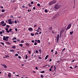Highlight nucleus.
I'll list each match as a JSON object with an SVG mask.
<instances>
[{
    "instance_id": "f257e3e1",
    "label": "nucleus",
    "mask_w": 78,
    "mask_h": 78,
    "mask_svg": "<svg viewBox=\"0 0 78 78\" xmlns=\"http://www.w3.org/2000/svg\"><path fill=\"white\" fill-rule=\"evenodd\" d=\"M59 16V12H57L55 15L53 17L52 19H54L55 18H56L58 16Z\"/></svg>"
},
{
    "instance_id": "f03ea898",
    "label": "nucleus",
    "mask_w": 78,
    "mask_h": 78,
    "mask_svg": "<svg viewBox=\"0 0 78 78\" xmlns=\"http://www.w3.org/2000/svg\"><path fill=\"white\" fill-rule=\"evenodd\" d=\"M60 7H61V5L57 4L55 6L54 8L56 9H58L60 8Z\"/></svg>"
},
{
    "instance_id": "7ed1b4c3",
    "label": "nucleus",
    "mask_w": 78,
    "mask_h": 78,
    "mask_svg": "<svg viewBox=\"0 0 78 78\" xmlns=\"http://www.w3.org/2000/svg\"><path fill=\"white\" fill-rule=\"evenodd\" d=\"M55 3H56V1L54 0L53 1H51L50 2H49V5H53V4H54Z\"/></svg>"
},
{
    "instance_id": "20e7f679",
    "label": "nucleus",
    "mask_w": 78,
    "mask_h": 78,
    "mask_svg": "<svg viewBox=\"0 0 78 78\" xmlns=\"http://www.w3.org/2000/svg\"><path fill=\"white\" fill-rule=\"evenodd\" d=\"M71 27H72V25L70 24H69L68 25V26L67 27V28L66 29V30H69L70 28H71Z\"/></svg>"
},
{
    "instance_id": "39448f33",
    "label": "nucleus",
    "mask_w": 78,
    "mask_h": 78,
    "mask_svg": "<svg viewBox=\"0 0 78 78\" xmlns=\"http://www.w3.org/2000/svg\"><path fill=\"white\" fill-rule=\"evenodd\" d=\"M64 30H62L60 31V35H59V37L60 38H61L62 37V33H63V32H64Z\"/></svg>"
},
{
    "instance_id": "423d86ee",
    "label": "nucleus",
    "mask_w": 78,
    "mask_h": 78,
    "mask_svg": "<svg viewBox=\"0 0 78 78\" xmlns=\"http://www.w3.org/2000/svg\"><path fill=\"white\" fill-rule=\"evenodd\" d=\"M28 30L29 31H33V29L31 27L29 28L28 29Z\"/></svg>"
},
{
    "instance_id": "0eeeda50",
    "label": "nucleus",
    "mask_w": 78,
    "mask_h": 78,
    "mask_svg": "<svg viewBox=\"0 0 78 78\" xmlns=\"http://www.w3.org/2000/svg\"><path fill=\"white\" fill-rule=\"evenodd\" d=\"M59 35L58 34L57 35V41L58 42L59 41Z\"/></svg>"
},
{
    "instance_id": "6e6552de",
    "label": "nucleus",
    "mask_w": 78,
    "mask_h": 78,
    "mask_svg": "<svg viewBox=\"0 0 78 78\" xmlns=\"http://www.w3.org/2000/svg\"><path fill=\"white\" fill-rule=\"evenodd\" d=\"M1 65L4 67H5V69H6V68H7V66L5 65V64H1Z\"/></svg>"
},
{
    "instance_id": "1a4fd4ad",
    "label": "nucleus",
    "mask_w": 78,
    "mask_h": 78,
    "mask_svg": "<svg viewBox=\"0 0 78 78\" xmlns=\"http://www.w3.org/2000/svg\"><path fill=\"white\" fill-rule=\"evenodd\" d=\"M9 37H5V38L6 39V41H8V39H9Z\"/></svg>"
},
{
    "instance_id": "9d476101",
    "label": "nucleus",
    "mask_w": 78,
    "mask_h": 78,
    "mask_svg": "<svg viewBox=\"0 0 78 78\" xmlns=\"http://www.w3.org/2000/svg\"><path fill=\"white\" fill-rule=\"evenodd\" d=\"M8 76L9 77V78H11V74L10 73H9L8 74Z\"/></svg>"
},
{
    "instance_id": "9b49d317",
    "label": "nucleus",
    "mask_w": 78,
    "mask_h": 78,
    "mask_svg": "<svg viewBox=\"0 0 78 78\" xmlns=\"http://www.w3.org/2000/svg\"><path fill=\"white\" fill-rule=\"evenodd\" d=\"M5 43L7 44H8V45H11V43L8 42H6Z\"/></svg>"
},
{
    "instance_id": "f8f14e48",
    "label": "nucleus",
    "mask_w": 78,
    "mask_h": 78,
    "mask_svg": "<svg viewBox=\"0 0 78 78\" xmlns=\"http://www.w3.org/2000/svg\"><path fill=\"white\" fill-rule=\"evenodd\" d=\"M3 40L4 41H6V39L5 36H3Z\"/></svg>"
},
{
    "instance_id": "ddd939ff",
    "label": "nucleus",
    "mask_w": 78,
    "mask_h": 78,
    "mask_svg": "<svg viewBox=\"0 0 78 78\" xmlns=\"http://www.w3.org/2000/svg\"><path fill=\"white\" fill-rule=\"evenodd\" d=\"M3 24L2 25V26H3V27H5V26H6V23H4V24Z\"/></svg>"
},
{
    "instance_id": "4468645a",
    "label": "nucleus",
    "mask_w": 78,
    "mask_h": 78,
    "mask_svg": "<svg viewBox=\"0 0 78 78\" xmlns=\"http://www.w3.org/2000/svg\"><path fill=\"white\" fill-rule=\"evenodd\" d=\"M52 29L53 28H52V27H51L48 28V30H52Z\"/></svg>"
},
{
    "instance_id": "2eb2a0df",
    "label": "nucleus",
    "mask_w": 78,
    "mask_h": 78,
    "mask_svg": "<svg viewBox=\"0 0 78 78\" xmlns=\"http://www.w3.org/2000/svg\"><path fill=\"white\" fill-rule=\"evenodd\" d=\"M9 24H10V25H11V24H12V21H9Z\"/></svg>"
},
{
    "instance_id": "dca6fc26",
    "label": "nucleus",
    "mask_w": 78,
    "mask_h": 78,
    "mask_svg": "<svg viewBox=\"0 0 78 78\" xmlns=\"http://www.w3.org/2000/svg\"><path fill=\"white\" fill-rule=\"evenodd\" d=\"M4 23H5V22H4V21H3L1 22V23L2 25H3V24H4Z\"/></svg>"
},
{
    "instance_id": "f3484780",
    "label": "nucleus",
    "mask_w": 78,
    "mask_h": 78,
    "mask_svg": "<svg viewBox=\"0 0 78 78\" xmlns=\"http://www.w3.org/2000/svg\"><path fill=\"white\" fill-rule=\"evenodd\" d=\"M10 51L11 52H14V51H15L13 49H12V50H10Z\"/></svg>"
},
{
    "instance_id": "a211bd4d",
    "label": "nucleus",
    "mask_w": 78,
    "mask_h": 78,
    "mask_svg": "<svg viewBox=\"0 0 78 78\" xmlns=\"http://www.w3.org/2000/svg\"><path fill=\"white\" fill-rule=\"evenodd\" d=\"M48 55H46L45 58V59H47V58H48Z\"/></svg>"
},
{
    "instance_id": "6ab92c4d",
    "label": "nucleus",
    "mask_w": 78,
    "mask_h": 78,
    "mask_svg": "<svg viewBox=\"0 0 78 78\" xmlns=\"http://www.w3.org/2000/svg\"><path fill=\"white\" fill-rule=\"evenodd\" d=\"M2 31L3 33H5V30H2Z\"/></svg>"
},
{
    "instance_id": "aec40b11",
    "label": "nucleus",
    "mask_w": 78,
    "mask_h": 78,
    "mask_svg": "<svg viewBox=\"0 0 78 78\" xmlns=\"http://www.w3.org/2000/svg\"><path fill=\"white\" fill-rule=\"evenodd\" d=\"M12 48L15 49L16 48V46H12Z\"/></svg>"
},
{
    "instance_id": "412c9836",
    "label": "nucleus",
    "mask_w": 78,
    "mask_h": 78,
    "mask_svg": "<svg viewBox=\"0 0 78 78\" xmlns=\"http://www.w3.org/2000/svg\"><path fill=\"white\" fill-rule=\"evenodd\" d=\"M73 31H72V32H70V35H72V34H73Z\"/></svg>"
},
{
    "instance_id": "4be33fe9",
    "label": "nucleus",
    "mask_w": 78,
    "mask_h": 78,
    "mask_svg": "<svg viewBox=\"0 0 78 78\" xmlns=\"http://www.w3.org/2000/svg\"><path fill=\"white\" fill-rule=\"evenodd\" d=\"M41 73H45V71H42L41 72Z\"/></svg>"
},
{
    "instance_id": "5701e85b",
    "label": "nucleus",
    "mask_w": 78,
    "mask_h": 78,
    "mask_svg": "<svg viewBox=\"0 0 78 78\" xmlns=\"http://www.w3.org/2000/svg\"><path fill=\"white\" fill-rule=\"evenodd\" d=\"M28 5H29V6H30V7H31V6H32V5H30V4H29Z\"/></svg>"
},
{
    "instance_id": "b1692460",
    "label": "nucleus",
    "mask_w": 78,
    "mask_h": 78,
    "mask_svg": "<svg viewBox=\"0 0 78 78\" xmlns=\"http://www.w3.org/2000/svg\"><path fill=\"white\" fill-rule=\"evenodd\" d=\"M37 42H38V43H40V42H41V41H40V40H38L37 41Z\"/></svg>"
},
{
    "instance_id": "393cba45",
    "label": "nucleus",
    "mask_w": 78,
    "mask_h": 78,
    "mask_svg": "<svg viewBox=\"0 0 78 78\" xmlns=\"http://www.w3.org/2000/svg\"><path fill=\"white\" fill-rule=\"evenodd\" d=\"M44 11H45V12H46V13L48 12V10L47 9L45 10Z\"/></svg>"
},
{
    "instance_id": "a878e982",
    "label": "nucleus",
    "mask_w": 78,
    "mask_h": 78,
    "mask_svg": "<svg viewBox=\"0 0 78 78\" xmlns=\"http://www.w3.org/2000/svg\"><path fill=\"white\" fill-rule=\"evenodd\" d=\"M16 39H17V38L16 37H13V38L12 40H16Z\"/></svg>"
},
{
    "instance_id": "bb28decb",
    "label": "nucleus",
    "mask_w": 78,
    "mask_h": 78,
    "mask_svg": "<svg viewBox=\"0 0 78 78\" xmlns=\"http://www.w3.org/2000/svg\"><path fill=\"white\" fill-rule=\"evenodd\" d=\"M19 46H21V47H23V45H22V44H20Z\"/></svg>"
},
{
    "instance_id": "cd10ccee",
    "label": "nucleus",
    "mask_w": 78,
    "mask_h": 78,
    "mask_svg": "<svg viewBox=\"0 0 78 78\" xmlns=\"http://www.w3.org/2000/svg\"><path fill=\"white\" fill-rule=\"evenodd\" d=\"M37 34H39V33H37V32H36V33H35V36H36Z\"/></svg>"
},
{
    "instance_id": "c85d7f7f",
    "label": "nucleus",
    "mask_w": 78,
    "mask_h": 78,
    "mask_svg": "<svg viewBox=\"0 0 78 78\" xmlns=\"http://www.w3.org/2000/svg\"><path fill=\"white\" fill-rule=\"evenodd\" d=\"M15 56H19V54H15Z\"/></svg>"
},
{
    "instance_id": "c756f323",
    "label": "nucleus",
    "mask_w": 78,
    "mask_h": 78,
    "mask_svg": "<svg viewBox=\"0 0 78 78\" xmlns=\"http://www.w3.org/2000/svg\"><path fill=\"white\" fill-rule=\"evenodd\" d=\"M1 44H2V45H5V44H4V43L1 42Z\"/></svg>"
},
{
    "instance_id": "7c9ffc66",
    "label": "nucleus",
    "mask_w": 78,
    "mask_h": 78,
    "mask_svg": "<svg viewBox=\"0 0 78 78\" xmlns=\"http://www.w3.org/2000/svg\"><path fill=\"white\" fill-rule=\"evenodd\" d=\"M31 36H34V34L33 33H31Z\"/></svg>"
},
{
    "instance_id": "2f4dec72",
    "label": "nucleus",
    "mask_w": 78,
    "mask_h": 78,
    "mask_svg": "<svg viewBox=\"0 0 78 78\" xmlns=\"http://www.w3.org/2000/svg\"><path fill=\"white\" fill-rule=\"evenodd\" d=\"M27 58H28V56L27 55H26V59H27Z\"/></svg>"
},
{
    "instance_id": "473e14b6",
    "label": "nucleus",
    "mask_w": 78,
    "mask_h": 78,
    "mask_svg": "<svg viewBox=\"0 0 78 78\" xmlns=\"http://www.w3.org/2000/svg\"><path fill=\"white\" fill-rule=\"evenodd\" d=\"M6 27H7V28H9V25H7Z\"/></svg>"
},
{
    "instance_id": "72a5a7b5",
    "label": "nucleus",
    "mask_w": 78,
    "mask_h": 78,
    "mask_svg": "<svg viewBox=\"0 0 78 78\" xmlns=\"http://www.w3.org/2000/svg\"><path fill=\"white\" fill-rule=\"evenodd\" d=\"M29 54H30L31 53V51L30 50L29 51H28Z\"/></svg>"
},
{
    "instance_id": "f704fd0d",
    "label": "nucleus",
    "mask_w": 78,
    "mask_h": 78,
    "mask_svg": "<svg viewBox=\"0 0 78 78\" xmlns=\"http://www.w3.org/2000/svg\"><path fill=\"white\" fill-rule=\"evenodd\" d=\"M25 8V6L24 5H23L22 6V8Z\"/></svg>"
},
{
    "instance_id": "c9c22d12",
    "label": "nucleus",
    "mask_w": 78,
    "mask_h": 78,
    "mask_svg": "<svg viewBox=\"0 0 78 78\" xmlns=\"http://www.w3.org/2000/svg\"><path fill=\"white\" fill-rule=\"evenodd\" d=\"M26 45L28 47H29V44L28 43H26Z\"/></svg>"
},
{
    "instance_id": "e433bc0d",
    "label": "nucleus",
    "mask_w": 78,
    "mask_h": 78,
    "mask_svg": "<svg viewBox=\"0 0 78 78\" xmlns=\"http://www.w3.org/2000/svg\"><path fill=\"white\" fill-rule=\"evenodd\" d=\"M57 54H58V52H57V51H56L55 53V55H57Z\"/></svg>"
},
{
    "instance_id": "4c0bfd02",
    "label": "nucleus",
    "mask_w": 78,
    "mask_h": 78,
    "mask_svg": "<svg viewBox=\"0 0 78 78\" xmlns=\"http://www.w3.org/2000/svg\"><path fill=\"white\" fill-rule=\"evenodd\" d=\"M52 70V68H50L49 69V71H50V72H51V70Z\"/></svg>"
},
{
    "instance_id": "58836bf2",
    "label": "nucleus",
    "mask_w": 78,
    "mask_h": 78,
    "mask_svg": "<svg viewBox=\"0 0 78 78\" xmlns=\"http://www.w3.org/2000/svg\"><path fill=\"white\" fill-rule=\"evenodd\" d=\"M42 51V50L41 49H40L39 50V51L40 52V53H41V51Z\"/></svg>"
},
{
    "instance_id": "ea45409f",
    "label": "nucleus",
    "mask_w": 78,
    "mask_h": 78,
    "mask_svg": "<svg viewBox=\"0 0 78 78\" xmlns=\"http://www.w3.org/2000/svg\"><path fill=\"white\" fill-rule=\"evenodd\" d=\"M5 11L4 10H2V12H4Z\"/></svg>"
},
{
    "instance_id": "a19ab883",
    "label": "nucleus",
    "mask_w": 78,
    "mask_h": 78,
    "mask_svg": "<svg viewBox=\"0 0 78 78\" xmlns=\"http://www.w3.org/2000/svg\"><path fill=\"white\" fill-rule=\"evenodd\" d=\"M10 18H13V16L11 15L10 16Z\"/></svg>"
},
{
    "instance_id": "79ce46f5",
    "label": "nucleus",
    "mask_w": 78,
    "mask_h": 78,
    "mask_svg": "<svg viewBox=\"0 0 78 78\" xmlns=\"http://www.w3.org/2000/svg\"><path fill=\"white\" fill-rule=\"evenodd\" d=\"M11 19H9V20H8V21L9 22H11Z\"/></svg>"
},
{
    "instance_id": "37998d69",
    "label": "nucleus",
    "mask_w": 78,
    "mask_h": 78,
    "mask_svg": "<svg viewBox=\"0 0 78 78\" xmlns=\"http://www.w3.org/2000/svg\"><path fill=\"white\" fill-rule=\"evenodd\" d=\"M5 56L6 57V58H7L8 57H9V56L8 55H5Z\"/></svg>"
},
{
    "instance_id": "c03bdc74",
    "label": "nucleus",
    "mask_w": 78,
    "mask_h": 78,
    "mask_svg": "<svg viewBox=\"0 0 78 78\" xmlns=\"http://www.w3.org/2000/svg\"><path fill=\"white\" fill-rule=\"evenodd\" d=\"M14 23H17V21L15 20L14 21Z\"/></svg>"
},
{
    "instance_id": "a18cd8bd",
    "label": "nucleus",
    "mask_w": 78,
    "mask_h": 78,
    "mask_svg": "<svg viewBox=\"0 0 78 78\" xmlns=\"http://www.w3.org/2000/svg\"><path fill=\"white\" fill-rule=\"evenodd\" d=\"M35 52L36 53H38V51L37 50L35 51Z\"/></svg>"
},
{
    "instance_id": "49530a36",
    "label": "nucleus",
    "mask_w": 78,
    "mask_h": 78,
    "mask_svg": "<svg viewBox=\"0 0 78 78\" xmlns=\"http://www.w3.org/2000/svg\"><path fill=\"white\" fill-rule=\"evenodd\" d=\"M0 34H3V32H2V31H1L0 32Z\"/></svg>"
},
{
    "instance_id": "de8ad7c7",
    "label": "nucleus",
    "mask_w": 78,
    "mask_h": 78,
    "mask_svg": "<svg viewBox=\"0 0 78 78\" xmlns=\"http://www.w3.org/2000/svg\"><path fill=\"white\" fill-rule=\"evenodd\" d=\"M18 58L20 59H21V58H22V57H20V56H18Z\"/></svg>"
},
{
    "instance_id": "09e8293b",
    "label": "nucleus",
    "mask_w": 78,
    "mask_h": 78,
    "mask_svg": "<svg viewBox=\"0 0 78 78\" xmlns=\"http://www.w3.org/2000/svg\"><path fill=\"white\" fill-rule=\"evenodd\" d=\"M5 30H6V31H8V28H6L5 29Z\"/></svg>"
},
{
    "instance_id": "8fccbe9b",
    "label": "nucleus",
    "mask_w": 78,
    "mask_h": 78,
    "mask_svg": "<svg viewBox=\"0 0 78 78\" xmlns=\"http://www.w3.org/2000/svg\"><path fill=\"white\" fill-rule=\"evenodd\" d=\"M13 42H14L15 43H16V42H17V41H16L14 40L13 41Z\"/></svg>"
},
{
    "instance_id": "3c124183",
    "label": "nucleus",
    "mask_w": 78,
    "mask_h": 78,
    "mask_svg": "<svg viewBox=\"0 0 78 78\" xmlns=\"http://www.w3.org/2000/svg\"><path fill=\"white\" fill-rule=\"evenodd\" d=\"M17 41H18V42H20V40L19 39H17Z\"/></svg>"
},
{
    "instance_id": "603ef678",
    "label": "nucleus",
    "mask_w": 78,
    "mask_h": 78,
    "mask_svg": "<svg viewBox=\"0 0 78 78\" xmlns=\"http://www.w3.org/2000/svg\"><path fill=\"white\" fill-rule=\"evenodd\" d=\"M41 78H44V77H43V75H41Z\"/></svg>"
},
{
    "instance_id": "864d4df0",
    "label": "nucleus",
    "mask_w": 78,
    "mask_h": 78,
    "mask_svg": "<svg viewBox=\"0 0 78 78\" xmlns=\"http://www.w3.org/2000/svg\"><path fill=\"white\" fill-rule=\"evenodd\" d=\"M15 30H16V31H17V30H18L16 28L15 29Z\"/></svg>"
},
{
    "instance_id": "5fc2aeb1",
    "label": "nucleus",
    "mask_w": 78,
    "mask_h": 78,
    "mask_svg": "<svg viewBox=\"0 0 78 78\" xmlns=\"http://www.w3.org/2000/svg\"><path fill=\"white\" fill-rule=\"evenodd\" d=\"M37 6H40V4H37Z\"/></svg>"
},
{
    "instance_id": "6e6d98bb",
    "label": "nucleus",
    "mask_w": 78,
    "mask_h": 78,
    "mask_svg": "<svg viewBox=\"0 0 78 78\" xmlns=\"http://www.w3.org/2000/svg\"><path fill=\"white\" fill-rule=\"evenodd\" d=\"M34 45H37V43L35 42V43H34Z\"/></svg>"
},
{
    "instance_id": "4d7b16f0",
    "label": "nucleus",
    "mask_w": 78,
    "mask_h": 78,
    "mask_svg": "<svg viewBox=\"0 0 78 78\" xmlns=\"http://www.w3.org/2000/svg\"><path fill=\"white\" fill-rule=\"evenodd\" d=\"M6 31L7 33H9V30H8Z\"/></svg>"
},
{
    "instance_id": "13d9d810",
    "label": "nucleus",
    "mask_w": 78,
    "mask_h": 78,
    "mask_svg": "<svg viewBox=\"0 0 78 78\" xmlns=\"http://www.w3.org/2000/svg\"><path fill=\"white\" fill-rule=\"evenodd\" d=\"M23 40L21 41V43H23Z\"/></svg>"
},
{
    "instance_id": "bf43d9fd",
    "label": "nucleus",
    "mask_w": 78,
    "mask_h": 78,
    "mask_svg": "<svg viewBox=\"0 0 78 78\" xmlns=\"http://www.w3.org/2000/svg\"><path fill=\"white\" fill-rule=\"evenodd\" d=\"M34 27H37V24L35 25Z\"/></svg>"
},
{
    "instance_id": "052dcab7",
    "label": "nucleus",
    "mask_w": 78,
    "mask_h": 78,
    "mask_svg": "<svg viewBox=\"0 0 78 78\" xmlns=\"http://www.w3.org/2000/svg\"><path fill=\"white\" fill-rule=\"evenodd\" d=\"M35 69L36 70H38V68H37V67H35Z\"/></svg>"
},
{
    "instance_id": "680f3d73",
    "label": "nucleus",
    "mask_w": 78,
    "mask_h": 78,
    "mask_svg": "<svg viewBox=\"0 0 78 78\" xmlns=\"http://www.w3.org/2000/svg\"><path fill=\"white\" fill-rule=\"evenodd\" d=\"M38 58L39 59H42V58L40 57H39Z\"/></svg>"
},
{
    "instance_id": "e2e57ef3",
    "label": "nucleus",
    "mask_w": 78,
    "mask_h": 78,
    "mask_svg": "<svg viewBox=\"0 0 78 78\" xmlns=\"http://www.w3.org/2000/svg\"><path fill=\"white\" fill-rule=\"evenodd\" d=\"M12 31V29H10L9 30V31Z\"/></svg>"
},
{
    "instance_id": "0e129e2a",
    "label": "nucleus",
    "mask_w": 78,
    "mask_h": 78,
    "mask_svg": "<svg viewBox=\"0 0 78 78\" xmlns=\"http://www.w3.org/2000/svg\"><path fill=\"white\" fill-rule=\"evenodd\" d=\"M78 67V66H75V68H76Z\"/></svg>"
},
{
    "instance_id": "69168bd1",
    "label": "nucleus",
    "mask_w": 78,
    "mask_h": 78,
    "mask_svg": "<svg viewBox=\"0 0 78 78\" xmlns=\"http://www.w3.org/2000/svg\"><path fill=\"white\" fill-rule=\"evenodd\" d=\"M41 33H42V32H40L39 33V34H41Z\"/></svg>"
},
{
    "instance_id": "338daca9",
    "label": "nucleus",
    "mask_w": 78,
    "mask_h": 78,
    "mask_svg": "<svg viewBox=\"0 0 78 78\" xmlns=\"http://www.w3.org/2000/svg\"><path fill=\"white\" fill-rule=\"evenodd\" d=\"M36 31H37V32H39V30L38 29H37V30Z\"/></svg>"
},
{
    "instance_id": "774afa93",
    "label": "nucleus",
    "mask_w": 78,
    "mask_h": 78,
    "mask_svg": "<svg viewBox=\"0 0 78 78\" xmlns=\"http://www.w3.org/2000/svg\"><path fill=\"white\" fill-rule=\"evenodd\" d=\"M31 4H32V5H33V2H31Z\"/></svg>"
}]
</instances>
